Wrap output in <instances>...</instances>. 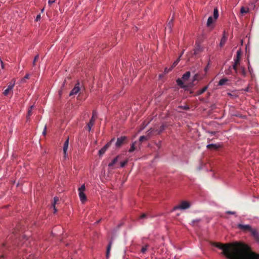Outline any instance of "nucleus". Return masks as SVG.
<instances>
[{"label":"nucleus","instance_id":"nucleus-22","mask_svg":"<svg viewBox=\"0 0 259 259\" xmlns=\"http://www.w3.org/2000/svg\"><path fill=\"white\" fill-rule=\"evenodd\" d=\"M228 81V79L226 78H224L223 79H221L219 82L218 84L219 85H223L225 84V83Z\"/></svg>","mask_w":259,"mask_h":259},{"label":"nucleus","instance_id":"nucleus-46","mask_svg":"<svg viewBox=\"0 0 259 259\" xmlns=\"http://www.w3.org/2000/svg\"><path fill=\"white\" fill-rule=\"evenodd\" d=\"M0 63H1V67L2 69H4V64L3 63V62L0 59Z\"/></svg>","mask_w":259,"mask_h":259},{"label":"nucleus","instance_id":"nucleus-51","mask_svg":"<svg viewBox=\"0 0 259 259\" xmlns=\"http://www.w3.org/2000/svg\"><path fill=\"white\" fill-rule=\"evenodd\" d=\"M44 10V9L43 8L42 10H41V12H42Z\"/></svg>","mask_w":259,"mask_h":259},{"label":"nucleus","instance_id":"nucleus-20","mask_svg":"<svg viewBox=\"0 0 259 259\" xmlns=\"http://www.w3.org/2000/svg\"><path fill=\"white\" fill-rule=\"evenodd\" d=\"M59 201V198L57 197H55L54 198V202L53 203V206L54 210V213H56L57 211V209L55 207L56 203Z\"/></svg>","mask_w":259,"mask_h":259},{"label":"nucleus","instance_id":"nucleus-45","mask_svg":"<svg viewBox=\"0 0 259 259\" xmlns=\"http://www.w3.org/2000/svg\"><path fill=\"white\" fill-rule=\"evenodd\" d=\"M227 213L228 214H234L235 213V211H227Z\"/></svg>","mask_w":259,"mask_h":259},{"label":"nucleus","instance_id":"nucleus-39","mask_svg":"<svg viewBox=\"0 0 259 259\" xmlns=\"http://www.w3.org/2000/svg\"><path fill=\"white\" fill-rule=\"evenodd\" d=\"M198 77H199V75L198 74H196L194 76H193V81H195L196 80H198Z\"/></svg>","mask_w":259,"mask_h":259},{"label":"nucleus","instance_id":"nucleus-28","mask_svg":"<svg viewBox=\"0 0 259 259\" xmlns=\"http://www.w3.org/2000/svg\"><path fill=\"white\" fill-rule=\"evenodd\" d=\"M248 12H249L248 8L245 9L244 7H241V8L240 9V13L241 14L247 13Z\"/></svg>","mask_w":259,"mask_h":259},{"label":"nucleus","instance_id":"nucleus-31","mask_svg":"<svg viewBox=\"0 0 259 259\" xmlns=\"http://www.w3.org/2000/svg\"><path fill=\"white\" fill-rule=\"evenodd\" d=\"M178 108L185 110H188L190 109L188 105L179 106Z\"/></svg>","mask_w":259,"mask_h":259},{"label":"nucleus","instance_id":"nucleus-36","mask_svg":"<svg viewBox=\"0 0 259 259\" xmlns=\"http://www.w3.org/2000/svg\"><path fill=\"white\" fill-rule=\"evenodd\" d=\"M172 69V68L171 67H170L169 68H167V67H166L165 69H164V73H168V72H169Z\"/></svg>","mask_w":259,"mask_h":259},{"label":"nucleus","instance_id":"nucleus-48","mask_svg":"<svg viewBox=\"0 0 259 259\" xmlns=\"http://www.w3.org/2000/svg\"><path fill=\"white\" fill-rule=\"evenodd\" d=\"M244 91L245 92H248L249 91V88H246L244 90Z\"/></svg>","mask_w":259,"mask_h":259},{"label":"nucleus","instance_id":"nucleus-21","mask_svg":"<svg viewBox=\"0 0 259 259\" xmlns=\"http://www.w3.org/2000/svg\"><path fill=\"white\" fill-rule=\"evenodd\" d=\"M115 141V138H113L111 140V141L108 142L107 144H106L103 148H104L105 150H107V149L110 147L111 145V144Z\"/></svg>","mask_w":259,"mask_h":259},{"label":"nucleus","instance_id":"nucleus-26","mask_svg":"<svg viewBox=\"0 0 259 259\" xmlns=\"http://www.w3.org/2000/svg\"><path fill=\"white\" fill-rule=\"evenodd\" d=\"M118 156H117L116 157H115V158H114V159H113V160L112 161V162H110V163L109 164L108 166H110V167L113 166V165H114V164H115V163L117 162V160H118Z\"/></svg>","mask_w":259,"mask_h":259},{"label":"nucleus","instance_id":"nucleus-38","mask_svg":"<svg viewBox=\"0 0 259 259\" xmlns=\"http://www.w3.org/2000/svg\"><path fill=\"white\" fill-rule=\"evenodd\" d=\"M147 139L146 138V137L144 136H141L140 137V139H139V140L141 142H143V141L144 140H146Z\"/></svg>","mask_w":259,"mask_h":259},{"label":"nucleus","instance_id":"nucleus-9","mask_svg":"<svg viewBox=\"0 0 259 259\" xmlns=\"http://www.w3.org/2000/svg\"><path fill=\"white\" fill-rule=\"evenodd\" d=\"M251 235L256 241H259V233L256 229H252L250 231Z\"/></svg>","mask_w":259,"mask_h":259},{"label":"nucleus","instance_id":"nucleus-44","mask_svg":"<svg viewBox=\"0 0 259 259\" xmlns=\"http://www.w3.org/2000/svg\"><path fill=\"white\" fill-rule=\"evenodd\" d=\"M40 14H38L37 16H36V18L35 19V21H38L39 20H40Z\"/></svg>","mask_w":259,"mask_h":259},{"label":"nucleus","instance_id":"nucleus-35","mask_svg":"<svg viewBox=\"0 0 259 259\" xmlns=\"http://www.w3.org/2000/svg\"><path fill=\"white\" fill-rule=\"evenodd\" d=\"M179 61H180V59H178L176 61H175L173 63V64H172V66H171V67L172 68H173L174 67H175V66L178 64V63H179Z\"/></svg>","mask_w":259,"mask_h":259},{"label":"nucleus","instance_id":"nucleus-19","mask_svg":"<svg viewBox=\"0 0 259 259\" xmlns=\"http://www.w3.org/2000/svg\"><path fill=\"white\" fill-rule=\"evenodd\" d=\"M21 225H19L18 227L15 229L14 231H13V233L15 235L16 238L18 237V233L20 231L19 230V228H20Z\"/></svg>","mask_w":259,"mask_h":259},{"label":"nucleus","instance_id":"nucleus-29","mask_svg":"<svg viewBox=\"0 0 259 259\" xmlns=\"http://www.w3.org/2000/svg\"><path fill=\"white\" fill-rule=\"evenodd\" d=\"M39 55H37L36 56H35L34 59H33V66H35L36 65V62L38 61V60L39 59Z\"/></svg>","mask_w":259,"mask_h":259},{"label":"nucleus","instance_id":"nucleus-34","mask_svg":"<svg viewBox=\"0 0 259 259\" xmlns=\"http://www.w3.org/2000/svg\"><path fill=\"white\" fill-rule=\"evenodd\" d=\"M85 187L84 184L82 185L81 187L78 189L79 192H84L85 191Z\"/></svg>","mask_w":259,"mask_h":259},{"label":"nucleus","instance_id":"nucleus-17","mask_svg":"<svg viewBox=\"0 0 259 259\" xmlns=\"http://www.w3.org/2000/svg\"><path fill=\"white\" fill-rule=\"evenodd\" d=\"M191 73L190 71L186 72L185 74H183L182 78L184 81H186L188 80L190 76Z\"/></svg>","mask_w":259,"mask_h":259},{"label":"nucleus","instance_id":"nucleus-33","mask_svg":"<svg viewBox=\"0 0 259 259\" xmlns=\"http://www.w3.org/2000/svg\"><path fill=\"white\" fill-rule=\"evenodd\" d=\"M106 150H105V149H104V148H102L101 149H100L99 151V155L100 156H102L103 154H104L105 153V152H106Z\"/></svg>","mask_w":259,"mask_h":259},{"label":"nucleus","instance_id":"nucleus-24","mask_svg":"<svg viewBox=\"0 0 259 259\" xmlns=\"http://www.w3.org/2000/svg\"><path fill=\"white\" fill-rule=\"evenodd\" d=\"M172 26H173V18H172L167 23V28H168L169 29V31H170Z\"/></svg>","mask_w":259,"mask_h":259},{"label":"nucleus","instance_id":"nucleus-11","mask_svg":"<svg viewBox=\"0 0 259 259\" xmlns=\"http://www.w3.org/2000/svg\"><path fill=\"white\" fill-rule=\"evenodd\" d=\"M206 147L207 149L210 150H218L220 147V146L219 144H211L207 145Z\"/></svg>","mask_w":259,"mask_h":259},{"label":"nucleus","instance_id":"nucleus-47","mask_svg":"<svg viewBox=\"0 0 259 259\" xmlns=\"http://www.w3.org/2000/svg\"><path fill=\"white\" fill-rule=\"evenodd\" d=\"M208 65H209V63L207 64V66H206V67L205 68V69H204V71H205V72H207V69H208Z\"/></svg>","mask_w":259,"mask_h":259},{"label":"nucleus","instance_id":"nucleus-7","mask_svg":"<svg viewBox=\"0 0 259 259\" xmlns=\"http://www.w3.org/2000/svg\"><path fill=\"white\" fill-rule=\"evenodd\" d=\"M126 137L125 136L120 137L118 138L117 139V141L116 142V147H120L121 145H123L124 142L126 140Z\"/></svg>","mask_w":259,"mask_h":259},{"label":"nucleus","instance_id":"nucleus-1","mask_svg":"<svg viewBox=\"0 0 259 259\" xmlns=\"http://www.w3.org/2000/svg\"><path fill=\"white\" fill-rule=\"evenodd\" d=\"M219 17V12L217 8H214L213 10V18L210 16L208 18L207 21V26L210 27L211 24L218 19Z\"/></svg>","mask_w":259,"mask_h":259},{"label":"nucleus","instance_id":"nucleus-23","mask_svg":"<svg viewBox=\"0 0 259 259\" xmlns=\"http://www.w3.org/2000/svg\"><path fill=\"white\" fill-rule=\"evenodd\" d=\"M33 108V106H31L30 107V109L28 111L27 115V120H28L29 119L30 116L32 115V110Z\"/></svg>","mask_w":259,"mask_h":259},{"label":"nucleus","instance_id":"nucleus-25","mask_svg":"<svg viewBox=\"0 0 259 259\" xmlns=\"http://www.w3.org/2000/svg\"><path fill=\"white\" fill-rule=\"evenodd\" d=\"M165 126L164 124H162L160 126L159 129L156 130V131L157 132L158 134H160L165 130Z\"/></svg>","mask_w":259,"mask_h":259},{"label":"nucleus","instance_id":"nucleus-41","mask_svg":"<svg viewBox=\"0 0 259 259\" xmlns=\"http://www.w3.org/2000/svg\"><path fill=\"white\" fill-rule=\"evenodd\" d=\"M47 134V125H45L44 130L42 132V135L44 136H46Z\"/></svg>","mask_w":259,"mask_h":259},{"label":"nucleus","instance_id":"nucleus-27","mask_svg":"<svg viewBox=\"0 0 259 259\" xmlns=\"http://www.w3.org/2000/svg\"><path fill=\"white\" fill-rule=\"evenodd\" d=\"M149 247L148 244H146L144 246H143L141 248V252L143 253H145L147 250V248Z\"/></svg>","mask_w":259,"mask_h":259},{"label":"nucleus","instance_id":"nucleus-5","mask_svg":"<svg viewBox=\"0 0 259 259\" xmlns=\"http://www.w3.org/2000/svg\"><path fill=\"white\" fill-rule=\"evenodd\" d=\"M15 84V81L14 80H13L10 82H9L7 89L4 91L3 94L5 96H8L11 92H12Z\"/></svg>","mask_w":259,"mask_h":259},{"label":"nucleus","instance_id":"nucleus-6","mask_svg":"<svg viewBox=\"0 0 259 259\" xmlns=\"http://www.w3.org/2000/svg\"><path fill=\"white\" fill-rule=\"evenodd\" d=\"M237 227L239 229L244 232L249 231L250 232L252 229L251 226L249 225H242L239 224L237 225Z\"/></svg>","mask_w":259,"mask_h":259},{"label":"nucleus","instance_id":"nucleus-49","mask_svg":"<svg viewBox=\"0 0 259 259\" xmlns=\"http://www.w3.org/2000/svg\"><path fill=\"white\" fill-rule=\"evenodd\" d=\"M196 51H199V49H197L195 50V53H196Z\"/></svg>","mask_w":259,"mask_h":259},{"label":"nucleus","instance_id":"nucleus-4","mask_svg":"<svg viewBox=\"0 0 259 259\" xmlns=\"http://www.w3.org/2000/svg\"><path fill=\"white\" fill-rule=\"evenodd\" d=\"M190 203L189 202L186 201H183L179 205L175 206L174 207V209H186L190 208Z\"/></svg>","mask_w":259,"mask_h":259},{"label":"nucleus","instance_id":"nucleus-3","mask_svg":"<svg viewBox=\"0 0 259 259\" xmlns=\"http://www.w3.org/2000/svg\"><path fill=\"white\" fill-rule=\"evenodd\" d=\"M97 117V113L96 111H93V115L91 119H90L89 122L88 123L86 128L89 131H90L91 130L92 127L94 124L95 119Z\"/></svg>","mask_w":259,"mask_h":259},{"label":"nucleus","instance_id":"nucleus-13","mask_svg":"<svg viewBox=\"0 0 259 259\" xmlns=\"http://www.w3.org/2000/svg\"><path fill=\"white\" fill-rule=\"evenodd\" d=\"M79 196L80 201L82 203H84L87 200V197L85 194L84 193V192H79Z\"/></svg>","mask_w":259,"mask_h":259},{"label":"nucleus","instance_id":"nucleus-42","mask_svg":"<svg viewBox=\"0 0 259 259\" xmlns=\"http://www.w3.org/2000/svg\"><path fill=\"white\" fill-rule=\"evenodd\" d=\"M29 74H26L25 75V76L24 77V78L22 79V81H25V79H28L29 78Z\"/></svg>","mask_w":259,"mask_h":259},{"label":"nucleus","instance_id":"nucleus-18","mask_svg":"<svg viewBox=\"0 0 259 259\" xmlns=\"http://www.w3.org/2000/svg\"><path fill=\"white\" fill-rule=\"evenodd\" d=\"M207 86L204 87L202 89L198 91V92H197V95H200L202 94L207 90Z\"/></svg>","mask_w":259,"mask_h":259},{"label":"nucleus","instance_id":"nucleus-16","mask_svg":"<svg viewBox=\"0 0 259 259\" xmlns=\"http://www.w3.org/2000/svg\"><path fill=\"white\" fill-rule=\"evenodd\" d=\"M5 244H3V246L0 247V259H3L5 257L4 247Z\"/></svg>","mask_w":259,"mask_h":259},{"label":"nucleus","instance_id":"nucleus-30","mask_svg":"<svg viewBox=\"0 0 259 259\" xmlns=\"http://www.w3.org/2000/svg\"><path fill=\"white\" fill-rule=\"evenodd\" d=\"M135 144H136V142H134L132 144V145L128 151L130 152H133L136 149V147L135 145Z\"/></svg>","mask_w":259,"mask_h":259},{"label":"nucleus","instance_id":"nucleus-50","mask_svg":"<svg viewBox=\"0 0 259 259\" xmlns=\"http://www.w3.org/2000/svg\"><path fill=\"white\" fill-rule=\"evenodd\" d=\"M65 81H66L65 80V81H64V83H63V84H62V87H64V84H65Z\"/></svg>","mask_w":259,"mask_h":259},{"label":"nucleus","instance_id":"nucleus-15","mask_svg":"<svg viewBox=\"0 0 259 259\" xmlns=\"http://www.w3.org/2000/svg\"><path fill=\"white\" fill-rule=\"evenodd\" d=\"M112 243V241H110L109 243V244H108L107 247L106 255L107 258H109V257Z\"/></svg>","mask_w":259,"mask_h":259},{"label":"nucleus","instance_id":"nucleus-12","mask_svg":"<svg viewBox=\"0 0 259 259\" xmlns=\"http://www.w3.org/2000/svg\"><path fill=\"white\" fill-rule=\"evenodd\" d=\"M69 145V138H67V140L65 141L63 146V152L65 156H66L67 151Z\"/></svg>","mask_w":259,"mask_h":259},{"label":"nucleus","instance_id":"nucleus-32","mask_svg":"<svg viewBox=\"0 0 259 259\" xmlns=\"http://www.w3.org/2000/svg\"><path fill=\"white\" fill-rule=\"evenodd\" d=\"M239 72L243 75L245 76L246 74L245 69L244 67H241L239 71Z\"/></svg>","mask_w":259,"mask_h":259},{"label":"nucleus","instance_id":"nucleus-10","mask_svg":"<svg viewBox=\"0 0 259 259\" xmlns=\"http://www.w3.org/2000/svg\"><path fill=\"white\" fill-rule=\"evenodd\" d=\"M228 36L226 34L225 31H224L223 36L222 38H221V42L220 44V46L221 47H222L224 46V45L225 44L226 40L227 39Z\"/></svg>","mask_w":259,"mask_h":259},{"label":"nucleus","instance_id":"nucleus-40","mask_svg":"<svg viewBox=\"0 0 259 259\" xmlns=\"http://www.w3.org/2000/svg\"><path fill=\"white\" fill-rule=\"evenodd\" d=\"M147 215L146 213H143L142 214H141L140 217V219H144V218H146L147 217Z\"/></svg>","mask_w":259,"mask_h":259},{"label":"nucleus","instance_id":"nucleus-2","mask_svg":"<svg viewBox=\"0 0 259 259\" xmlns=\"http://www.w3.org/2000/svg\"><path fill=\"white\" fill-rule=\"evenodd\" d=\"M241 56V52L240 50L237 51L236 57L234 59V63L233 65V68L236 73L238 72L237 66L240 64V58Z\"/></svg>","mask_w":259,"mask_h":259},{"label":"nucleus","instance_id":"nucleus-14","mask_svg":"<svg viewBox=\"0 0 259 259\" xmlns=\"http://www.w3.org/2000/svg\"><path fill=\"white\" fill-rule=\"evenodd\" d=\"M176 81L178 85H179L181 88L185 89L188 87V85H185L182 80L180 78L177 79Z\"/></svg>","mask_w":259,"mask_h":259},{"label":"nucleus","instance_id":"nucleus-8","mask_svg":"<svg viewBox=\"0 0 259 259\" xmlns=\"http://www.w3.org/2000/svg\"><path fill=\"white\" fill-rule=\"evenodd\" d=\"M79 82H78L75 84V85L73 88V89L70 92V93L69 94V96H71L74 95H76V94H77L79 92V91H80V88H79Z\"/></svg>","mask_w":259,"mask_h":259},{"label":"nucleus","instance_id":"nucleus-43","mask_svg":"<svg viewBox=\"0 0 259 259\" xmlns=\"http://www.w3.org/2000/svg\"><path fill=\"white\" fill-rule=\"evenodd\" d=\"M55 2V0H49L48 3H49V5H51Z\"/></svg>","mask_w":259,"mask_h":259},{"label":"nucleus","instance_id":"nucleus-37","mask_svg":"<svg viewBox=\"0 0 259 259\" xmlns=\"http://www.w3.org/2000/svg\"><path fill=\"white\" fill-rule=\"evenodd\" d=\"M127 160H125V161H123V162H121L120 163V166H121V167H124V166H125V165L127 164Z\"/></svg>","mask_w":259,"mask_h":259}]
</instances>
